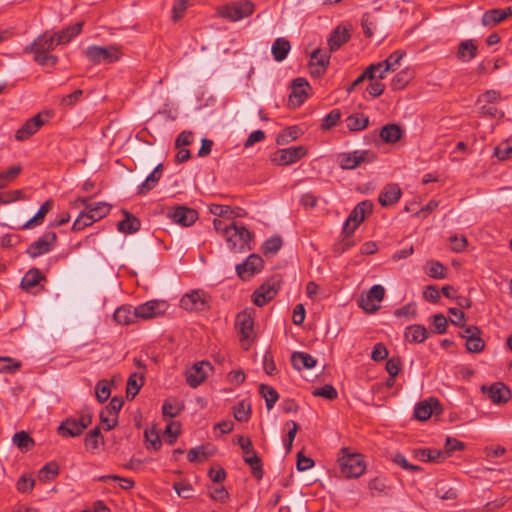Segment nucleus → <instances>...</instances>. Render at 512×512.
<instances>
[{
	"mask_svg": "<svg viewBox=\"0 0 512 512\" xmlns=\"http://www.w3.org/2000/svg\"><path fill=\"white\" fill-rule=\"evenodd\" d=\"M173 489L177 493L179 497H182L184 499H190L192 498V491L193 487L190 482L187 480H181L179 482H175L173 484Z\"/></svg>",
	"mask_w": 512,
	"mask_h": 512,
	"instance_id": "bf43d9fd",
	"label": "nucleus"
},
{
	"mask_svg": "<svg viewBox=\"0 0 512 512\" xmlns=\"http://www.w3.org/2000/svg\"><path fill=\"white\" fill-rule=\"evenodd\" d=\"M59 473V466L56 462H49L39 472L40 480L47 482L56 477Z\"/></svg>",
	"mask_w": 512,
	"mask_h": 512,
	"instance_id": "4d7b16f0",
	"label": "nucleus"
},
{
	"mask_svg": "<svg viewBox=\"0 0 512 512\" xmlns=\"http://www.w3.org/2000/svg\"><path fill=\"white\" fill-rule=\"evenodd\" d=\"M83 22H78L74 25L67 27L57 33H54L55 41L57 45H63L69 43L75 36H77L82 30Z\"/></svg>",
	"mask_w": 512,
	"mask_h": 512,
	"instance_id": "2f4dec72",
	"label": "nucleus"
},
{
	"mask_svg": "<svg viewBox=\"0 0 512 512\" xmlns=\"http://www.w3.org/2000/svg\"><path fill=\"white\" fill-rule=\"evenodd\" d=\"M46 120L42 118V115L39 113L32 118L28 119L21 128H19L15 133V138L18 141H24L34 135L41 126L45 124Z\"/></svg>",
	"mask_w": 512,
	"mask_h": 512,
	"instance_id": "412c9836",
	"label": "nucleus"
},
{
	"mask_svg": "<svg viewBox=\"0 0 512 512\" xmlns=\"http://www.w3.org/2000/svg\"><path fill=\"white\" fill-rule=\"evenodd\" d=\"M401 188L396 183L387 184L380 192L378 201L381 206L388 207L396 204L401 197Z\"/></svg>",
	"mask_w": 512,
	"mask_h": 512,
	"instance_id": "a878e982",
	"label": "nucleus"
},
{
	"mask_svg": "<svg viewBox=\"0 0 512 512\" xmlns=\"http://www.w3.org/2000/svg\"><path fill=\"white\" fill-rule=\"evenodd\" d=\"M57 244V234L53 230H47L41 237L24 249L28 256H41L51 252Z\"/></svg>",
	"mask_w": 512,
	"mask_h": 512,
	"instance_id": "6e6552de",
	"label": "nucleus"
},
{
	"mask_svg": "<svg viewBox=\"0 0 512 512\" xmlns=\"http://www.w3.org/2000/svg\"><path fill=\"white\" fill-rule=\"evenodd\" d=\"M259 393L265 399L266 407L268 410L272 409L274 404L279 399L278 392L273 387L266 384L259 385Z\"/></svg>",
	"mask_w": 512,
	"mask_h": 512,
	"instance_id": "a19ab883",
	"label": "nucleus"
},
{
	"mask_svg": "<svg viewBox=\"0 0 512 512\" xmlns=\"http://www.w3.org/2000/svg\"><path fill=\"white\" fill-rule=\"evenodd\" d=\"M385 290L381 285H374L367 292L366 296H362L359 300V306L368 313H373L379 309V305L374 301L380 302L383 300Z\"/></svg>",
	"mask_w": 512,
	"mask_h": 512,
	"instance_id": "f3484780",
	"label": "nucleus"
},
{
	"mask_svg": "<svg viewBox=\"0 0 512 512\" xmlns=\"http://www.w3.org/2000/svg\"><path fill=\"white\" fill-rule=\"evenodd\" d=\"M373 203L369 200H364L358 203L350 212L348 218L343 225L344 233H354L359 225L364 221L367 214L372 213Z\"/></svg>",
	"mask_w": 512,
	"mask_h": 512,
	"instance_id": "0eeeda50",
	"label": "nucleus"
},
{
	"mask_svg": "<svg viewBox=\"0 0 512 512\" xmlns=\"http://www.w3.org/2000/svg\"><path fill=\"white\" fill-rule=\"evenodd\" d=\"M94 222L95 220L92 217V214H90L87 208L85 207V210L82 213H80V215L74 221L72 229L74 231H80L92 225Z\"/></svg>",
	"mask_w": 512,
	"mask_h": 512,
	"instance_id": "603ef678",
	"label": "nucleus"
},
{
	"mask_svg": "<svg viewBox=\"0 0 512 512\" xmlns=\"http://www.w3.org/2000/svg\"><path fill=\"white\" fill-rule=\"evenodd\" d=\"M494 156L501 161L512 158V139L503 141L496 146L494 149Z\"/></svg>",
	"mask_w": 512,
	"mask_h": 512,
	"instance_id": "864d4df0",
	"label": "nucleus"
},
{
	"mask_svg": "<svg viewBox=\"0 0 512 512\" xmlns=\"http://www.w3.org/2000/svg\"><path fill=\"white\" fill-rule=\"evenodd\" d=\"M310 57L309 68L311 75L317 77L322 76L330 63V55L323 53L320 49H315Z\"/></svg>",
	"mask_w": 512,
	"mask_h": 512,
	"instance_id": "5701e85b",
	"label": "nucleus"
},
{
	"mask_svg": "<svg viewBox=\"0 0 512 512\" xmlns=\"http://www.w3.org/2000/svg\"><path fill=\"white\" fill-rule=\"evenodd\" d=\"M414 457L420 461L439 463L444 460V452L437 449L414 450Z\"/></svg>",
	"mask_w": 512,
	"mask_h": 512,
	"instance_id": "473e14b6",
	"label": "nucleus"
},
{
	"mask_svg": "<svg viewBox=\"0 0 512 512\" xmlns=\"http://www.w3.org/2000/svg\"><path fill=\"white\" fill-rule=\"evenodd\" d=\"M238 444L244 452V461L247 463L252 470V475L260 480L263 477L262 462L260 457L252 446L250 438L245 436H239Z\"/></svg>",
	"mask_w": 512,
	"mask_h": 512,
	"instance_id": "423d86ee",
	"label": "nucleus"
},
{
	"mask_svg": "<svg viewBox=\"0 0 512 512\" xmlns=\"http://www.w3.org/2000/svg\"><path fill=\"white\" fill-rule=\"evenodd\" d=\"M425 272L431 278L443 279L446 277V267L438 261H428L425 265Z\"/></svg>",
	"mask_w": 512,
	"mask_h": 512,
	"instance_id": "37998d69",
	"label": "nucleus"
},
{
	"mask_svg": "<svg viewBox=\"0 0 512 512\" xmlns=\"http://www.w3.org/2000/svg\"><path fill=\"white\" fill-rule=\"evenodd\" d=\"M223 237L227 246L236 253L245 252V248L251 250L252 233L242 224L235 222L223 228Z\"/></svg>",
	"mask_w": 512,
	"mask_h": 512,
	"instance_id": "f03ea898",
	"label": "nucleus"
},
{
	"mask_svg": "<svg viewBox=\"0 0 512 512\" xmlns=\"http://www.w3.org/2000/svg\"><path fill=\"white\" fill-rule=\"evenodd\" d=\"M405 56V52L402 50H396L391 53L384 61L377 62V64H381V69L379 70L378 78L384 79L388 72H394L400 66V62Z\"/></svg>",
	"mask_w": 512,
	"mask_h": 512,
	"instance_id": "393cba45",
	"label": "nucleus"
},
{
	"mask_svg": "<svg viewBox=\"0 0 512 512\" xmlns=\"http://www.w3.org/2000/svg\"><path fill=\"white\" fill-rule=\"evenodd\" d=\"M464 447L465 445L463 442L452 437H447L445 441V449L442 451L444 452V459L450 456L453 451H461Z\"/></svg>",
	"mask_w": 512,
	"mask_h": 512,
	"instance_id": "0e129e2a",
	"label": "nucleus"
},
{
	"mask_svg": "<svg viewBox=\"0 0 512 512\" xmlns=\"http://www.w3.org/2000/svg\"><path fill=\"white\" fill-rule=\"evenodd\" d=\"M428 337L426 328L422 325H412L407 327L405 331V338L409 342L421 343Z\"/></svg>",
	"mask_w": 512,
	"mask_h": 512,
	"instance_id": "f704fd0d",
	"label": "nucleus"
},
{
	"mask_svg": "<svg viewBox=\"0 0 512 512\" xmlns=\"http://www.w3.org/2000/svg\"><path fill=\"white\" fill-rule=\"evenodd\" d=\"M278 292V286L275 283L266 282L257 288L252 294L253 303L262 307L271 301Z\"/></svg>",
	"mask_w": 512,
	"mask_h": 512,
	"instance_id": "4be33fe9",
	"label": "nucleus"
},
{
	"mask_svg": "<svg viewBox=\"0 0 512 512\" xmlns=\"http://www.w3.org/2000/svg\"><path fill=\"white\" fill-rule=\"evenodd\" d=\"M308 82L304 78H296L291 83V93L288 98V104L292 108L299 107L307 98Z\"/></svg>",
	"mask_w": 512,
	"mask_h": 512,
	"instance_id": "a211bd4d",
	"label": "nucleus"
},
{
	"mask_svg": "<svg viewBox=\"0 0 512 512\" xmlns=\"http://www.w3.org/2000/svg\"><path fill=\"white\" fill-rule=\"evenodd\" d=\"M188 7L187 0H175L172 8V20L177 22L180 20Z\"/></svg>",
	"mask_w": 512,
	"mask_h": 512,
	"instance_id": "338daca9",
	"label": "nucleus"
},
{
	"mask_svg": "<svg viewBox=\"0 0 512 512\" xmlns=\"http://www.w3.org/2000/svg\"><path fill=\"white\" fill-rule=\"evenodd\" d=\"M368 124L369 118L362 113L352 114L346 118V126L353 132L365 129Z\"/></svg>",
	"mask_w": 512,
	"mask_h": 512,
	"instance_id": "e433bc0d",
	"label": "nucleus"
},
{
	"mask_svg": "<svg viewBox=\"0 0 512 512\" xmlns=\"http://www.w3.org/2000/svg\"><path fill=\"white\" fill-rule=\"evenodd\" d=\"M306 155L304 146L288 147L278 150L272 157V162L277 165H290Z\"/></svg>",
	"mask_w": 512,
	"mask_h": 512,
	"instance_id": "ddd939ff",
	"label": "nucleus"
},
{
	"mask_svg": "<svg viewBox=\"0 0 512 512\" xmlns=\"http://www.w3.org/2000/svg\"><path fill=\"white\" fill-rule=\"evenodd\" d=\"M53 207V201L47 200L44 202L41 207L39 208L38 212L29 219L23 226V229H29L33 227L34 225L41 224L46 216V214L52 209Z\"/></svg>",
	"mask_w": 512,
	"mask_h": 512,
	"instance_id": "4c0bfd02",
	"label": "nucleus"
},
{
	"mask_svg": "<svg viewBox=\"0 0 512 512\" xmlns=\"http://www.w3.org/2000/svg\"><path fill=\"white\" fill-rule=\"evenodd\" d=\"M102 439L99 427L93 428L85 438V446L87 449L96 450L99 447V442Z\"/></svg>",
	"mask_w": 512,
	"mask_h": 512,
	"instance_id": "052dcab7",
	"label": "nucleus"
},
{
	"mask_svg": "<svg viewBox=\"0 0 512 512\" xmlns=\"http://www.w3.org/2000/svg\"><path fill=\"white\" fill-rule=\"evenodd\" d=\"M184 405L176 399H167L162 406V413L165 417L174 418L183 410Z\"/></svg>",
	"mask_w": 512,
	"mask_h": 512,
	"instance_id": "c03bdc74",
	"label": "nucleus"
},
{
	"mask_svg": "<svg viewBox=\"0 0 512 512\" xmlns=\"http://www.w3.org/2000/svg\"><path fill=\"white\" fill-rule=\"evenodd\" d=\"M110 383L107 380H101L96 385V398L100 403L105 402L110 397Z\"/></svg>",
	"mask_w": 512,
	"mask_h": 512,
	"instance_id": "e2e57ef3",
	"label": "nucleus"
},
{
	"mask_svg": "<svg viewBox=\"0 0 512 512\" xmlns=\"http://www.w3.org/2000/svg\"><path fill=\"white\" fill-rule=\"evenodd\" d=\"M22 241L17 234H5L0 238V253H23Z\"/></svg>",
	"mask_w": 512,
	"mask_h": 512,
	"instance_id": "cd10ccee",
	"label": "nucleus"
},
{
	"mask_svg": "<svg viewBox=\"0 0 512 512\" xmlns=\"http://www.w3.org/2000/svg\"><path fill=\"white\" fill-rule=\"evenodd\" d=\"M92 422V412L85 408L81 410L78 418H67L58 427V433L64 437H76L83 433V431Z\"/></svg>",
	"mask_w": 512,
	"mask_h": 512,
	"instance_id": "20e7f679",
	"label": "nucleus"
},
{
	"mask_svg": "<svg viewBox=\"0 0 512 512\" xmlns=\"http://www.w3.org/2000/svg\"><path fill=\"white\" fill-rule=\"evenodd\" d=\"M338 458L340 473L345 478H358L366 469L363 456L359 453H352L348 448L341 449Z\"/></svg>",
	"mask_w": 512,
	"mask_h": 512,
	"instance_id": "7ed1b4c3",
	"label": "nucleus"
},
{
	"mask_svg": "<svg viewBox=\"0 0 512 512\" xmlns=\"http://www.w3.org/2000/svg\"><path fill=\"white\" fill-rule=\"evenodd\" d=\"M144 384L143 375H139L137 373H133L129 376L127 380L126 386V397L127 399H134V397L138 394L139 390Z\"/></svg>",
	"mask_w": 512,
	"mask_h": 512,
	"instance_id": "c9c22d12",
	"label": "nucleus"
},
{
	"mask_svg": "<svg viewBox=\"0 0 512 512\" xmlns=\"http://www.w3.org/2000/svg\"><path fill=\"white\" fill-rule=\"evenodd\" d=\"M290 48H291V45L288 40H286L285 38H277L274 41L272 48H271L272 55H273L274 59L277 62L283 61L287 57V55L290 51Z\"/></svg>",
	"mask_w": 512,
	"mask_h": 512,
	"instance_id": "72a5a7b5",
	"label": "nucleus"
},
{
	"mask_svg": "<svg viewBox=\"0 0 512 512\" xmlns=\"http://www.w3.org/2000/svg\"><path fill=\"white\" fill-rule=\"evenodd\" d=\"M481 334L477 335H463V338L466 339V348L469 352L479 353L484 347L485 343L480 337Z\"/></svg>",
	"mask_w": 512,
	"mask_h": 512,
	"instance_id": "3c124183",
	"label": "nucleus"
},
{
	"mask_svg": "<svg viewBox=\"0 0 512 512\" xmlns=\"http://www.w3.org/2000/svg\"><path fill=\"white\" fill-rule=\"evenodd\" d=\"M505 20V14L502 9H491L484 13L482 23L485 26L495 25Z\"/></svg>",
	"mask_w": 512,
	"mask_h": 512,
	"instance_id": "8fccbe9b",
	"label": "nucleus"
},
{
	"mask_svg": "<svg viewBox=\"0 0 512 512\" xmlns=\"http://www.w3.org/2000/svg\"><path fill=\"white\" fill-rule=\"evenodd\" d=\"M401 135L402 131L397 124H387L380 131V137L386 143L397 142Z\"/></svg>",
	"mask_w": 512,
	"mask_h": 512,
	"instance_id": "58836bf2",
	"label": "nucleus"
},
{
	"mask_svg": "<svg viewBox=\"0 0 512 512\" xmlns=\"http://www.w3.org/2000/svg\"><path fill=\"white\" fill-rule=\"evenodd\" d=\"M126 218L118 223V230L125 233H133L139 230V220L125 212Z\"/></svg>",
	"mask_w": 512,
	"mask_h": 512,
	"instance_id": "de8ad7c7",
	"label": "nucleus"
},
{
	"mask_svg": "<svg viewBox=\"0 0 512 512\" xmlns=\"http://www.w3.org/2000/svg\"><path fill=\"white\" fill-rule=\"evenodd\" d=\"M283 245L282 237L279 235H273L262 244L261 250L262 253L267 254H275L277 253Z\"/></svg>",
	"mask_w": 512,
	"mask_h": 512,
	"instance_id": "a18cd8bd",
	"label": "nucleus"
},
{
	"mask_svg": "<svg viewBox=\"0 0 512 512\" xmlns=\"http://www.w3.org/2000/svg\"><path fill=\"white\" fill-rule=\"evenodd\" d=\"M85 56L94 64L113 63L120 59L121 51L115 46L92 45L85 50Z\"/></svg>",
	"mask_w": 512,
	"mask_h": 512,
	"instance_id": "39448f33",
	"label": "nucleus"
},
{
	"mask_svg": "<svg viewBox=\"0 0 512 512\" xmlns=\"http://www.w3.org/2000/svg\"><path fill=\"white\" fill-rule=\"evenodd\" d=\"M373 159V155L365 151H354L352 153H341L338 156V164L342 169H355L362 162H369Z\"/></svg>",
	"mask_w": 512,
	"mask_h": 512,
	"instance_id": "2eb2a0df",
	"label": "nucleus"
},
{
	"mask_svg": "<svg viewBox=\"0 0 512 512\" xmlns=\"http://www.w3.org/2000/svg\"><path fill=\"white\" fill-rule=\"evenodd\" d=\"M12 441L22 451H28L34 446V440L25 431L15 433Z\"/></svg>",
	"mask_w": 512,
	"mask_h": 512,
	"instance_id": "09e8293b",
	"label": "nucleus"
},
{
	"mask_svg": "<svg viewBox=\"0 0 512 512\" xmlns=\"http://www.w3.org/2000/svg\"><path fill=\"white\" fill-rule=\"evenodd\" d=\"M208 303L209 296L201 289L184 294L180 300V306L187 311H202Z\"/></svg>",
	"mask_w": 512,
	"mask_h": 512,
	"instance_id": "9d476101",
	"label": "nucleus"
},
{
	"mask_svg": "<svg viewBox=\"0 0 512 512\" xmlns=\"http://www.w3.org/2000/svg\"><path fill=\"white\" fill-rule=\"evenodd\" d=\"M350 33L345 27L337 26L330 34L327 42L330 52L337 51L342 45L348 42Z\"/></svg>",
	"mask_w": 512,
	"mask_h": 512,
	"instance_id": "bb28decb",
	"label": "nucleus"
},
{
	"mask_svg": "<svg viewBox=\"0 0 512 512\" xmlns=\"http://www.w3.org/2000/svg\"><path fill=\"white\" fill-rule=\"evenodd\" d=\"M291 362L295 369H311L315 367L317 361L316 359L308 353L305 352H293L291 355Z\"/></svg>",
	"mask_w": 512,
	"mask_h": 512,
	"instance_id": "c756f323",
	"label": "nucleus"
},
{
	"mask_svg": "<svg viewBox=\"0 0 512 512\" xmlns=\"http://www.w3.org/2000/svg\"><path fill=\"white\" fill-rule=\"evenodd\" d=\"M168 309V304L163 300H151L135 308L137 318L144 320L151 319L163 315Z\"/></svg>",
	"mask_w": 512,
	"mask_h": 512,
	"instance_id": "f8f14e48",
	"label": "nucleus"
},
{
	"mask_svg": "<svg viewBox=\"0 0 512 512\" xmlns=\"http://www.w3.org/2000/svg\"><path fill=\"white\" fill-rule=\"evenodd\" d=\"M411 73L408 70H402L398 72L391 81V87L393 90H401L406 87V85L411 80Z\"/></svg>",
	"mask_w": 512,
	"mask_h": 512,
	"instance_id": "6e6d98bb",
	"label": "nucleus"
},
{
	"mask_svg": "<svg viewBox=\"0 0 512 512\" xmlns=\"http://www.w3.org/2000/svg\"><path fill=\"white\" fill-rule=\"evenodd\" d=\"M169 218L173 222L182 226H190L198 219V213L195 209L186 206H178L168 212Z\"/></svg>",
	"mask_w": 512,
	"mask_h": 512,
	"instance_id": "6ab92c4d",
	"label": "nucleus"
},
{
	"mask_svg": "<svg viewBox=\"0 0 512 512\" xmlns=\"http://www.w3.org/2000/svg\"><path fill=\"white\" fill-rule=\"evenodd\" d=\"M56 46L58 45L55 36L46 31L27 45L24 53L32 54L34 61L39 65L52 67L58 62V57L51 54Z\"/></svg>",
	"mask_w": 512,
	"mask_h": 512,
	"instance_id": "f257e3e1",
	"label": "nucleus"
},
{
	"mask_svg": "<svg viewBox=\"0 0 512 512\" xmlns=\"http://www.w3.org/2000/svg\"><path fill=\"white\" fill-rule=\"evenodd\" d=\"M441 412L442 407L439 400L435 397H430L416 404L414 416L420 421H425L428 420L433 413L437 415Z\"/></svg>",
	"mask_w": 512,
	"mask_h": 512,
	"instance_id": "dca6fc26",
	"label": "nucleus"
},
{
	"mask_svg": "<svg viewBox=\"0 0 512 512\" xmlns=\"http://www.w3.org/2000/svg\"><path fill=\"white\" fill-rule=\"evenodd\" d=\"M43 274L37 269H30L23 277L21 281V287L24 289H30L39 284L40 280L43 279Z\"/></svg>",
	"mask_w": 512,
	"mask_h": 512,
	"instance_id": "49530a36",
	"label": "nucleus"
},
{
	"mask_svg": "<svg viewBox=\"0 0 512 512\" xmlns=\"http://www.w3.org/2000/svg\"><path fill=\"white\" fill-rule=\"evenodd\" d=\"M482 391L487 393L488 397L495 404L505 403L511 397L510 389L502 382H496L488 388L482 386Z\"/></svg>",
	"mask_w": 512,
	"mask_h": 512,
	"instance_id": "b1692460",
	"label": "nucleus"
},
{
	"mask_svg": "<svg viewBox=\"0 0 512 512\" xmlns=\"http://www.w3.org/2000/svg\"><path fill=\"white\" fill-rule=\"evenodd\" d=\"M137 318L135 314V309L132 311L131 307H120L116 309L114 312V319L117 323L122 325H128L134 322V319Z\"/></svg>",
	"mask_w": 512,
	"mask_h": 512,
	"instance_id": "ea45409f",
	"label": "nucleus"
},
{
	"mask_svg": "<svg viewBox=\"0 0 512 512\" xmlns=\"http://www.w3.org/2000/svg\"><path fill=\"white\" fill-rule=\"evenodd\" d=\"M21 367V363L10 357L0 356V373L14 372Z\"/></svg>",
	"mask_w": 512,
	"mask_h": 512,
	"instance_id": "69168bd1",
	"label": "nucleus"
},
{
	"mask_svg": "<svg viewBox=\"0 0 512 512\" xmlns=\"http://www.w3.org/2000/svg\"><path fill=\"white\" fill-rule=\"evenodd\" d=\"M312 395L315 397H323L328 400H334L338 397V392L331 384H325L324 386L313 390Z\"/></svg>",
	"mask_w": 512,
	"mask_h": 512,
	"instance_id": "680f3d73",
	"label": "nucleus"
},
{
	"mask_svg": "<svg viewBox=\"0 0 512 512\" xmlns=\"http://www.w3.org/2000/svg\"><path fill=\"white\" fill-rule=\"evenodd\" d=\"M341 117V113L338 109H334L329 112L323 119L321 127L323 130H328L335 126Z\"/></svg>",
	"mask_w": 512,
	"mask_h": 512,
	"instance_id": "774afa93",
	"label": "nucleus"
},
{
	"mask_svg": "<svg viewBox=\"0 0 512 512\" xmlns=\"http://www.w3.org/2000/svg\"><path fill=\"white\" fill-rule=\"evenodd\" d=\"M342 235V239L334 245V252L338 254L347 252L348 249L355 244L353 233H344V231H342Z\"/></svg>",
	"mask_w": 512,
	"mask_h": 512,
	"instance_id": "13d9d810",
	"label": "nucleus"
},
{
	"mask_svg": "<svg viewBox=\"0 0 512 512\" xmlns=\"http://www.w3.org/2000/svg\"><path fill=\"white\" fill-rule=\"evenodd\" d=\"M254 11V4L251 1L227 4L218 10V14L230 21H239L251 15Z\"/></svg>",
	"mask_w": 512,
	"mask_h": 512,
	"instance_id": "1a4fd4ad",
	"label": "nucleus"
},
{
	"mask_svg": "<svg viewBox=\"0 0 512 512\" xmlns=\"http://www.w3.org/2000/svg\"><path fill=\"white\" fill-rule=\"evenodd\" d=\"M478 47L474 40H464L458 45L457 58L462 62H469L477 56Z\"/></svg>",
	"mask_w": 512,
	"mask_h": 512,
	"instance_id": "c85d7f7f",
	"label": "nucleus"
},
{
	"mask_svg": "<svg viewBox=\"0 0 512 512\" xmlns=\"http://www.w3.org/2000/svg\"><path fill=\"white\" fill-rule=\"evenodd\" d=\"M211 371L212 365L210 362H197L192 367L186 370V382L190 387L196 388L206 380L208 373Z\"/></svg>",
	"mask_w": 512,
	"mask_h": 512,
	"instance_id": "9b49d317",
	"label": "nucleus"
},
{
	"mask_svg": "<svg viewBox=\"0 0 512 512\" xmlns=\"http://www.w3.org/2000/svg\"><path fill=\"white\" fill-rule=\"evenodd\" d=\"M264 267L263 258H246L242 264L236 265L238 276L242 280H249Z\"/></svg>",
	"mask_w": 512,
	"mask_h": 512,
	"instance_id": "aec40b11",
	"label": "nucleus"
},
{
	"mask_svg": "<svg viewBox=\"0 0 512 512\" xmlns=\"http://www.w3.org/2000/svg\"><path fill=\"white\" fill-rule=\"evenodd\" d=\"M95 222L105 217L109 212L111 206L105 202L90 203L85 206Z\"/></svg>",
	"mask_w": 512,
	"mask_h": 512,
	"instance_id": "79ce46f5",
	"label": "nucleus"
},
{
	"mask_svg": "<svg viewBox=\"0 0 512 512\" xmlns=\"http://www.w3.org/2000/svg\"><path fill=\"white\" fill-rule=\"evenodd\" d=\"M235 326L240 334L242 345L253 339L254 319L252 313L245 310L237 314Z\"/></svg>",
	"mask_w": 512,
	"mask_h": 512,
	"instance_id": "4468645a",
	"label": "nucleus"
},
{
	"mask_svg": "<svg viewBox=\"0 0 512 512\" xmlns=\"http://www.w3.org/2000/svg\"><path fill=\"white\" fill-rule=\"evenodd\" d=\"M162 169L163 165L161 163L155 167L145 181L138 187V194L145 195L158 184L162 175Z\"/></svg>",
	"mask_w": 512,
	"mask_h": 512,
	"instance_id": "7c9ffc66",
	"label": "nucleus"
},
{
	"mask_svg": "<svg viewBox=\"0 0 512 512\" xmlns=\"http://www.w3.org/2000/svg\"><path fill=\"white\" fill-rule=\"evenodd\" d=\"M251 415V406L246 401L239 402L234 407V417L239 422H246Z\"/></svg>",
	"mask_w": 512,
	"mask_h": 512,
	"instance_id": "5fc2aeb1",
	"label": "nucleus"
}]
</instances>
